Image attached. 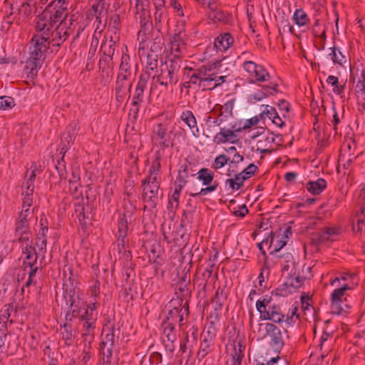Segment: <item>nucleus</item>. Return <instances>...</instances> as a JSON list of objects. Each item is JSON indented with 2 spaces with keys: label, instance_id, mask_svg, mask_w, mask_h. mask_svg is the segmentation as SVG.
<instances>
[{
  "label": "nucleus",
  "instance_id": "nucleus-1",
  "mask_svg": "<svg viewBox=\"0 0 365 365\" xmlns=\"http://www.w3.org/2000/svg\"><path fill=\"white\" fill-rule=\"evenodd\" d=\"M181 60L169 58L161 62L158 70L152 76V85L157 88L159 85L165 89L178 82V73L180 68Z\"/></svg>",
  "mask_w": 365,
  "mask_h": 365
},
{
  "label": "nucleus",
  "instance_id": "nucleus-2",
  "mask_svg": "<svg viewBox=\"0 0 365 365\" xmlns=\"http://www.w3.org/2000/svg\"><path fill=\"white\" fill-rule=\"evenodd\" d=\"M49 41L44 37L34 35L30 40L29 57L26 63V68L29 69V74L36 75L38 68L41 66L45 58L46 52L49 48Z\"/></svg>",
  "mask_w": 365,
  "mask_h": 365
},
{
  "label": "nucleus",
  "instance_id": "nucleus-3",
  "mask_svg": "<svg viewBox=\"0 0 365 365\" xmlns=\"http://www.w3.org/2000/svg\"><path fill=\"white\" fill-rule=\"evenodd\" d=\"M103 334L105 336L100 344V351L103 356L102 358H106L108 362V359H113V348L118 341L120 328V327H116L114 323L108 320L103 327L102 334Z\"/></svg>",
  "mask_w": 365,
  "mask_h": 365
},
{
  "label": "nucleus",
  "instance_id": "nucleus-4",
  "mask_svg": "<svg viewBox=\"0 0 365 365\" xmlns=\"http://www.w3.org/2000/svg\"><path fill=\"white\" fill-rule=\"evenodd\" d=\"M35 170L26 171L25 180L21 186L22 207H31L34 202V182L36 180Z\"/></svg>",
  "mask_w": 365,
  "mask_h": 365
},
{
  "label": "nucleus",
  "instance_id": "nucleus-5",
  "mask_svg": "<svg viewBox=\"0 0 365 365\" xmlns=\"http://www.w3.org/2000/svg\"><path fill=\"white\" fill-rule=\"evenodd\" d=\"M173 304V307L168 312L166 318L163 321V324H168L175 327L178 324L179 327L183 325L184 316L187 317L189 314L188 304H176L175 301L173 299L170 302Z\"/></svg>",
  "mask_w": 365,
  "mask_h": 365
},
{
  "label": "nucleus",
  "instance_id": "nucleus-6",
  "mask_svg": "<svg viewBox=\"0 0 365 365\" xmlns=\"http://www.w3.org/2000/svg\"><path fill=\"white\" fill-rule=\"evenodd\" d=\"M68 3H63L58 0V4L52 9H46L42 14L46 16L51 22H53L56 26H61L65 24L68 16Z\"/></svg>",
  "mask_w": 365,
  "mask_h": 365
},
{
  "label": "nucleus",
  "instance_id": "nucleus-7",
  "mask_svg": "<svg viewBox=\"0 0 365 365\" xmlns=\"http://www.w3.org/2000/svg\"><path fill=\"white\" fill-rule=\"evenodd\" d=\"M243 69L255 78L253 82H266L270 80L271 76L260 64L252 61H245L242 63Z\"/></svg>",
  "mask_w": 365,
  "mask_h": 365
},
{
  "label": "nucleus",
  "instance_id": "nucleus-8",
  "mask_svg": "<svg viewBox=\"0 0 365 365\" xmlns=\"http://www.w3.org/2000/svg\"><path fill=\"white\" fill-rule=\"evenodd\" d=\"M291 230H284L283 233H281L282 230L270 232L269 235L267 237L269 248L272 249L270 254L279 252L287 245L288 238L292 235Z\"/></svg>",
  "mask_w": 365,
  "mask_h": 365
},
{
  "label": "nucleus",
  "instance_id": "nucleus-9",
  "mask_svg": "<svg viewBox=\"0 0 365 365\" xmlns=\"http://www.w3.org/2000/svg\"><path fill=\"white\" fill-rule=\"evenodd\" d=\"M264 328L269 338V345L275 351L279 352L284 345L281 329L273 323H265Z\"/></svg>",
  "mask_w": 365,
  "mask_h": 365
},
{
  "label": "nucleus",
  "instance_id": "nucleus-10",
  "mask_svg": "<svg viewBox=\"0 0 365 365\" xmlns=\"http://www.w3.org/2000/svg\"><path fill=\"white\" fill-rule=\"evenodd\" d=\"M148 257V261L155 266V274H158V267L165 262L164 251L158 243H148L144 245Z\"/></svg>",
  "mask_w": 365,
  "mask_h": 365
},
{
  "label": "nucleus",
  "instance_id": "nucleus-11",
  "mask_svg": "<svg viewBox=\"0 0 365 365\" xmlns=\"http://www.w3.org/2000/svg\"><path fill=\"white\" fill-rule=\"evenodd\" d=\"M68 21V25L66 21H65V30L68 31L69 36L73 35L76 39L86 28L83 16L81 14L76 12L70 16Z\"/></svg>",
  "mask_w": 365,
  "mask_h": 365
},
{
  "label": "nucleus",
  "instance_id": "nucleus-12",
  "mask_svg": "<svg viewBox=\"0 0 365 365\" xmlns=\"http://www.w3.org/2000/svg\"><path fill=\"white\" fill-rule=\"evenodd\" d=\"M189 284L190 279H187L186 276L182 277L176 283L175 294L177 299L175 301L177 304L185 305L186 304L189 305L188 302L191 295V291L188 287Z\"/></svg>",
  "mask_w": 365,
  "mask_h": 365
},
{
  "label": "nucleus",
  "instance_id": "nucleus-13",
  "mask_svg": "<svg viewBox=\"0 0 365 365\" xmlns=\"http://www.w3.org/2000/svg\"><path fill=\"white\" fill-rule=\"evenodd\" d=\"M168 123H158L154 129V133L160 140L159 144L163 148L174 146L173 139L171 138L173 130H168Z\"/></svg>",
  "mask_w": 365,
  "mask_h": 365
},
{
  "label": "nucleus",
  "instance_id": "nucleus-14",
  "mask_svg": "<svg viewBox=\"0 0 365 365\" xmlns=\"http://www.w3.org/2000/svg\"><path fill=\"white\" fill-rule=\"evenodd\" d=\"M142 185L143 186V200L145 203V208L156 207L160 198V187L150 185Z\"/></svg>",
  "mask_w": 365,
  "mask_h": 365
},
{
  "label": "nucleus",
  "instance_id": "nucleus-15",
  "mask_svg": "<svg viewBox=\"0 0 365 365\" xmlns=\"http://www.w3.org/2000/svg\"><path fill=\"white\" fill-rule=\"evenodd\" d=\"M56 26L53 22H51L48 19L41 13V14L38 16L36 22V30L41 34L35 35L43 36L47 41H49V38L52 36L53 31L55 30Z\"/></svg>",
  "mask_w": 365,
  "mask_h": 365
},
{
  "label": "nucleus",
  "instance_id": "nucleus-16",
  "mask_svg": "<svg viewBox=\"0 0 365 365\" xmlns=\"http://www.w3.org/2000/svg\"><path fill=\"white\" fill-rule=\"evenodd\" d=\"M164 239L168 243H173L175 246L186 245L189 239V235L185 230H163Z\"/></svg>",
  "mask_w": 365,
  "mask_h": 365
},
{
  "label": "nucleus",
  "instance_id": "nucleus-17",
  "mask_svg": "<svg viewBox=\"0 0 365 365\" xmlns=\"http://www.w3.org/2000/svg\"><path fill=\"white\" fill-rule=\"evenodd\" d=\"M70 311L66 314V319L67 321H73V319L78 318L83 316V312L86 308V303L80 299L78 294L76 297L71 296L70 300Z\"/></svg>",
  "mask_w": 365,
  "mask_h": 365
},
{
  "label": "nucleus",
  "instance_id": "nucleus-18",
  "mask_svg": "<svg viewBox=\"0 0 365 365\" xmlns=\"http://www.w3.org/2000/svg\"><path fill=\"white\" fill-rule=\"evenodd\" d=\"M148 81V75H140L132 99V105L135 107V114L139 112V106L143 102L144 91Z\"/></svg>",
  "mask_w": 365,
  "mask_h": 365
},
{
  "label": "nucleus",
  "instance_id": "nucleus-19",
  "mask_svg": "<svg viewBox=\"0 0 365 365\" xmlns=\"http://www.w3.org/2000/svg\"><path fill=\"white\" fill-rule=\"evenodd\" d=\"M260 320H269L273 324H281L284 321V314L279 305L273 304L268 306L267 311H262Z\"/></svg>",
  "mask_w": 365,
  "mask_h": 365
},
{
  "label": "nucleus",
  "instance_id": "nucleus-20",
  "mask_svg": "<svg viewBox=\"0 0 365 365\" xmlns=\"http://www.w3.org/2000/svg\"><path fill=\"white\" fill-rule=\"evenodd\" d=\"M340 230H318L313 232L310 235V240L312 245L319 246L322 243L334 240L333 237L340 234Z\"/></svg>",
  "mask_w": 365,
  "mask_h": 365
},
{
  "label": "nucleus",
  "instance_id": "nucleus-21",
  "mask_svg": "<svg viewBox=\"0 0 365 365\" xmlns=\"http://www.w3.org/2000/svg\"><path fill=\"white\" fill-rule=\"evenodd\" d=\"M130 78L125 75L118 74L115 87V96L118 101H122L130 93L132 83L128 82Z\"/></svg>",
  "mask_w": 365,
  "mask_h": 365
},
{
  "label": "nucleus",
  "instance_id": "nucleus-22",
  "mask_svg": "<svg viewBox=\"0 0 365 365\" xmlns=\"http://www.w3.org/2000/svg\"><path fill=\"white\" fill-rule=\"evenodd\" d=\"M76 133V125L72 126L70 125L63 133L61 138L60 143V155H62L61 158H63L66 153L71 148V144L73 143Z\"/></svg>",
  "mask_w": 365,
  "mask_h": 365
},
{
  "label": "nucleus",
  "instance_id": "nucleus-23",
  "mask_svg": "<svg viewBox=\"0 0 365 365\" xmlns=\"http://www.w3.org/2000/svg\"><path fill=\"white\" fill-rule=\"evenodd\" d=\"M206 66H202L197 70L190 69L192 73L188 74L189 80L184 83V87L186 88H201Z\"/></svg>",
  "mask_w": 365,
  "mask_h": 365
},
{
  "label": "nucleus",
  "instance_id": "nucleus-24",
  "mask_svg": "<svg viewBox=\"0 0 365 365\" xmlns=\"http://www.w3.org/2000/svg\"><path fill=\"white\" fill-rule=\"evenodd\" d=\"M30 207H22L16 222V228H29L34 225V222H36L37 218L34 216L33 210H31Z\"/></svg>",
  "mask_w": 365,
  "mask_h": 365
},
{
  "label": "nucleus",
  "instance_id": "nucleus-25",
  "mask_svg": "<svg viewBox=\"0 0 365 365\" xmlns=\"http://www.w3.org/2000/svg\"><path fill=\"white\" fill-rule=\"evenodd\" d=\"M264 324L259 320H255V315L252 310L249 312V327L251 333L256 337L257 340L263 339L267 336V329Z\"/></svg>",
  "mask_w": 365,
  "mask_h": 365
},
{
  "label": "nucleus",
  "instance_id": "nucleus-26",
  "mask_svg": "<svg viewBox=\"0 0 365 365\" xmlns=\"http://www.w3.org/2000/svg\"><path fill=\"white\" fill-rule=\"evenodd\" d=\"M11 317L9 306L5 305L0 311V347L5 344L8 334L7 322Z\"/></svg>",
  "mask_w": 365,
  "mask_h": 365
},
{
  "label": "nucleus",
  "instance_id": "nucleus-27",
  "mask_svg": "<svg viewBox=\"0 0 365 365\" xmlns=\"http://www.w3.org/2000/svg\"><path fill=\"white\" fill-rule=\"evenodd\" d=\"M186 50V44L180 34H175L170 41V51L174 56L173 58H179Z\"/></svg>",
  "mask_w": 365,
  "mask_h": 365
},
{
  "label": "nucleus",
  "instance_id": "nucleus-28",
  "mask_svg": "<svg viewBox=\"0 0 365 365\" xmlns=\"http://www.w3.org/2000/svg\"><path fill=\"white\" fill-rule=\"evenodd\" d=\"M138 14H139L138 19L140 26V29L138 34V38H141L142 41H145L148 32L153 27L151 16L145 10L140 11Z\"/></svg>",
  "mask_w": 365,
  "mask_h": 365
},
{
  "label": "nucleus",
  "instance_id": "nucleus-29",
  "mask_svg": "<svg viewBox=\"0 0 365 365\" xmlns=\"http://www.w3.org/2000/svg\"><path fill=\"white\" fill-rule=\"evenodd\" d=\"M106 4V0H96L92 6V11L94 12L96 20L98 22L96 29H99L101 24H103V26L106 25V20L103 22V19L106 17L108 11Z\"/></svg>",
  "mask_w": 365,
  "mask_h": 365
},
{
  "label": "nucleus",
  "instance_id": "nucleus-30",
  "mask_svg": "<svg viewBox=\"0 0 365 365\" xmlns=\"http://www.w3.org/2000/svg\"><path fill=\"white\" fill-rule=\"evenodd\" d=\"M344 294L339 290V288L335 289L331 294V310L334 314L339 315L343 312L341 304L343 303L342 298Z\"/></svg>",
  "mask_w": 365,
  "mask_h": 365
},
{
  "label": "nucleus",
  "instance_id": "nucleus-31",
  "mask_svg": "<svg viewBox=\"0 0 365 365\" xmlns=\"http://www.w3.org/2000/svg\"><path fill=\"white\" fill-rule=\"evenodd\" d=\"M302 279L297 275L293 277L289 275L287 277V280L281 285V287L278 289L281 292L285 291L287 293H292L293 291L301 287L302 285Z\"/></svg>",
  "mask_w": 365,
  "mask_h": 365
},
{
  "label": "nucleus",
  "instance_id": "nucleus-32",
  "mask_svg": "<svg viewBox=\"0 0 365 365\" xmlns=\"http://www.w3.org/2000/svg\"><path fill=\"white\" fill-rule=\"evenodd\" d=\"M327 187V182L324 178L316 180H309L306 183L305 187L312 195L321 194Z\"/></svg>",
  "mask_w": 365,
  "mask_h": 365
},
{
  "label": "nucleus",
  "instance_id": "nucleus-33",
  "mask_svg": "<svg viewBox=\"0 0 365 365\" xmlns=\"http://www.w3.org/2000/svg\"><path fill=\"white\" fill-rule=\"evenodd\" d=\"M235 126H232L230 128H222L220 131L217 133L214 137V142L219 145L221 143H225L228 141H232V138H235Z\"/></svg>",
  "mask_w": 365,
  "mask_h": 365
},
{
  "label": "nucleus",
  "instance_id": "nucleus-34",
  "mask_svg": "<svg viewBox=\"0 0 365 365\" xmlns=\"http://www.w3.org/2000/svg\"><path fill=\"white\" fill-rule=\"evenodd\" d=\"M234 43V38L230 33L219 35L215 41V47L219 51H227Z\"/></svg>",
  "mask_w": 365,
  "mask_h": 365
},
{
  "label": "nucleus",
  "instance_id": "nucleus-35",
  "mask_svg": "<svg viewBox=\"0 0 365 365\" xmlns=\"http://www.w3.org/2000/svg\"><path fill=\"white\" fill-rule=\"evenodd\" d=\"M217 84L218 83H215L213 79L212 66H206L205 76L203 77L202 83L201 84V90L202 91H212L217 87Z\"/></svg>",
  "mask_w": 365,
  "mask_h": 365
},
{
  "label": "nucleus",
  "instance_id": "nucleus-36",
  "mask_svg": "<svg viewBox=\"0 0 365 365\" xmlns=\"http://www.w3.org/2000/svg\"><path fill=\"white\" fill-rule=\"evenodd\" d=\"M97 317H91L83 322L82 331L85 340L91 341L94 339Z\"/></svg>",
  "mask_w": 365,
  "mask_h": 365
},
{
  "label": "nucleus",
  "instance_id": "nucleus-37",
  "mask_svg": "<svg viewBox=\"0 0 365 365\" xmlns=\"http://www.w3.org/2000/svg\"><path fill=\"white\" fill-rule=\"evenodd\" d=\"M158 54L148 53L147 55L146 66L145 71L140 75H148V80L151 78L153 73H155L158 68Z\"/></svg>",
  "mask_w": 365,
  "mask_h": 365
},
{
  "label": "nucleus",
  "instance_id": "nucleus-38",
  "mask_svg": "<svg viewBox=\"0 0 365 365\" xmlns=\"http://www.w3.org/2000/svg\"><path fill=\"white\" fill-rule=\"evenodd\" d=\"M180 119L190 128L193 135L197 136L196 133H198V128L193 113L191 110L183 111L180 115Z\"/></svg>",
  "mask_w": 365,
  "mask_h": 365
},
{
  "label": "nucleus",
  "instance_id": "nucleus-39",
  "mask_svg": "<svg viewBox=\"0 0 365 365\" xmlns=\"http://www.w3.org/2000/svg\"><path fill=\"white\" fill-rule=\"evenodd\" d=\"M23 253L26 255L24 264L28 267H33L37 260V253L34 247L26 245L23 249Z\"/></svg>",
  "mask_w": 365,
  "mask_h": 365
},
{
  "label": "nucleus",
  "instance_id": "nucleus-40",
  "mask_svg": "<svg viewBox=\"0 0 365 365\" xmlns=\"http://www.w3.org/2000/svg\"><path fill=\"white\" fill-rule=\"evenodd\" d=\"M214 341L215 340L211 339L210 338L202 337V341H201L198 351V356H200L201 358H204L209 353H210L214 348Z\"/></svg>",
  "mask_w": 365,
  "mask_h": 365
},
{
  "label": "nucleus",
  "instance_id": "nucleus-41",
  "mask_svg": "<svg viewBox=\"0 0 365 365\" xmlns=\"http://www.w3.org/2000/svg\"><path fill=\"white\" fill-rule=\"evenodd\" d=\"M293 21L299 26H304L309 24V19L307 13L302 9H297L294 12Z\"/></svg>",
  "mask_w": 365,
  "mask_h": 365
},
{
  "label": "nucleus",
  "instance_id": "nucleus-42",
  "mask_svg": "<svg viewBox=\"0 0 365 365\" xmlns=\"http://www.w3.org/2000/svg\"><path fill=\"white\" fill-rule=\"evenodd\" d=\"M220 63V61H215L210 64L212 68L213 79L215 83H218L217 87L226 82L227 78V76L226 75H220V72H219V68L221 66Z\"/></svg>",
  "mask_w": 365,
  "mask_h": 365
},
{
  "label": "nucleus",
  "instance_id": "nucleus-43",
  "mask_svg": "<svg viewBox=\"0 0 365 365\" xmlns=\"http://www.w3.org/2000/svg\"><path fill=\"white\" fill-rule=\"evenodd\" d=\"M130 58L128 54L123 53L121 56V62L119 66L118 74L125 75L126 76L131 77V69L130 63Z\"/></svg>",
  "mask_w": 365,
  "mask_h": 365
},
{
  "label": "nucleus",
  "instance_id": "nucleus-44",
  "mask_svg": "<svg viewBox=\"0 0 365 365\" xmlns=\"http://www.w3.org/2000/svg\"><path fill=\"white\" fill-rule=\"evenodd\" d=\"M197 179L202 182L204 185H209L214 179V173L208 168H201L197 173Z\"/></svg>",
  "mask_w": 365,
  "mask_h": 365
},
{
  "label": "nucleus",
  "instance_id": "nucleus-45",
  "mask_svg": "<svg viewBox=\"0 0 365 365\" xmlns=\"http://www.w3.org/2000/svg\"><path fill=\"white\" fill-rule=\"evenodd\" d=\"M212 11L213 14L212 18L214 20L225 24L230 23L232 17L229 13L220 9L218 6L216 8V9L212 10Z\"/></svg>",
  "mask_w": 365,
  "mask_h": 365
},
{
  "label": "nucleus",
  "instance_id": "nucleus-46",
  "mask_svg": "<svg viewBox=\"0 0 365 365\" xmlns=\"http://www.w3.org/2000/svg\"><path fill=\"white\" fill-rule=\"evenodd\" d=\"M103 56L113 57L115 50V41L110 37V39H106L102 44L101 48Z\"/></svg>",
  "mask_w": 365,
  "mask_h": 365
},
{
  "label": "nucleus",
  "instance_id": "nucleus-47",
  "mask_svg": "<svg viewBox=\"0 0 365 365\" xmlns=\"http://www.w3.org/2000/svg\"><path fill=\"white\" fill-rule=\"evenodd\" d=\"M163 45H164L163 36L159 31H158L155 38H153V42L151 43L149 53H153L158 54V53H160L162 51Z\"/></svg>",
  "mask_w": 365,
  "mask_h": 365
},
{
  "label": "nucleus",
  "instance_id": "nucleus-48",
  "mask_svg": "<svg viewBox=\"0 0 365 365\" xmlns=\"http://www.w3.org/2000/svg\"><path fill=\"white\" fill-rule=\"evenodd\" d=\"M181 191L175 189L173 193L169 197L168 210L170 212L174 214L179 207V198Z\"/></svg>",
  "mask_w": 365,
  "mask_h": 365
},
{
  "label": "nucleus",
  "instance_id": "nucleus-49",
  "mask_svg": "<svg viewBox=\"0 0 365 365\" xmlns=\"http://www.w3.org/2000/svg\"><path fill=\"white\" fill-rule=\"evenodd\" d=\"M331 52L329 54L334 64H338L341 66H344L346 63L345 56L342 54L340 49L336 47L330 48Z\"/></svg>",
  "mask_w": 365,
  "mask_h": 365
},
{
  "label": "nucleus",
  "instance_id": "nucleus-50",
  "mask_svg": "<svg viewBox=\"0 0 365 365\" xmlns=\"http://www.w3.org/2000/svg\"><path fill=\"white\" fill-rule=\"evenodd\" d=\"M330 337V334L326 332H324L320 338V343L318 345L321 351L320 356L323 359L325 357H327L328 353L330 350V347L327 345V341Z\"/></svg>",
  "mask_w": 365,
  "mask_h": 365
},
{
  "label": "nucleus",
  "instance_id": "nucleus-51",
  "mask_svg": "<svg viewBox=\"0 0 365 365\" xmlns=\"http://www.w3.org/2000/svg\"><path fill=\"white\" fill-rule=\"evenodd\" d=\"M163 334L167 338L168 342H175L177 341V332L175 327L168 324H163Z\"/></svg>",
  "mask_w": 365,
  "mask_h": 365
},
{
  "label": "nucleus",
  "instance_id": "nucleus-52",
  "mask_svg": "<svg viewBox=\"0 0 365 365\" xmlns=\"http://www.w3.org/2000/svg\"><path fill=\"white\" fill-rule=\"evenodd\" d=\"M365 207H361L360 210L357 212L352 220V225L354 228L355 226H357V228H363L365 227Z\"/></svg>",
  "mask_w": 365,
  "mask_h": 365
},
{
  "label": "nucleus",
  "instance_id": "nucleus-53",
  "mask_svg": "<svg viewBox=\"0 0 365 365\" xmlns=\"http://www.w3.org/2000/svg\"><path fill=\"white\" fill-rule=\"evenodd\" d=\"M327 82L334 86L333 92L337 95H341L344 90L345 85H339V79L334 76H329Z\"/></svg>",
  "mask_w": 365,
  "mask_h": 365
},
{
  "label": "nucleus",
  "instance_id": "nucleus-54",
  "mask_svg": "<svg viewBox=\"0 0 365 365\" xmlns=\"http://www.w3.org/2000/svg\"><path fill=\"white\" fill-rule=\"evenodd\" d=\"M57 29V34L58 35V40L55 41L56 46L59 47L68 37V31L65 30V24L61 26H56Z\"/></svg>",
  "mask_w": 365,
  "mask_h": 365
},
{
  "label": "nucleus",
  "instance_id": "nucleus-55",
  "mask_svg": "<svg viewBox=\"0 0 365 365\" xmlns=\"http://www.w3.org/2000/svg\"><path fill=\"white\" fill-rule=\"evenodd\" d=\"M268 82V84L262 86V91L265 92L267 97L274 96L279 92L277 83L272 81L271 79Z\"/></svg>",
  "mask_w": 365,
  "mask_h": 365
},
{
  "label": "nucleus",
  "instance_id": "nucleus-56",
  "mask_svg": "<svg viewBox=\"0 0 365 365\" xmlns=\"http://www.w3.org/2000/svg\"><path fill=\"white\" fill-rule=\"evenodd\" d=\"M64 331H62V339L65 341L66 345H71L74 339V336L72 332L71 326L65 324L63 326Z\"/></svg>",
  "mask_w": 365,
  "mask_h": 365
},
{
  "label": "nucleus",
  "instance_id": "nucleus-57",
  "mask_svg": "<svg viewBox=\"0 0 365 365\" xmlns=\"http://www.w3.org/2000/svg\"><path fill=\"white\" fill-rule=\"evenodd\" d=\"M99 68L102 71H107L113 68V57L103 56L99 60Z\"/></svg>",
  "mask_w": 365,
  "mask_h": 365
},
{
  "label": "nucleus",
  "instance_id": "nucleus-58",
  "mask_svg": "<svg viewBox=\"0 0 365 365\" xmlns=\"http://www.w3.org/2000/svg\"><path fill=\"white\" fill-rule=\"evenodd\" d=\"M160 182L161 180L158 174L149 173V175L143 180L142 185H155V187H160Z\"/></svg>",
  "mask_w": 365,
  "mask_h": 365
},
{
  "label": "nucleus",
  "instance_id": "nucleus-59",
  "mask_svg": "<svg viewBox=\"0 0 365 365\" xmlns=\"http://www.w3.org/2000/svg\"><path fill=\"white\" fill-rule=\"evenodd\" d=\"M297 307H293L290 312L287 314V317L284 315V321L287 324L292 326L294 324L297 320L299 319V314L297 312Z\"/></svg>",
  "mask_w": 365,
  "mask_h": 365
},
{
  "label": "nucleus",
  "instance_id": "nucleus-60",
  "mask_svg": "<svg viewBox=\"0 0 365 365\" xmlns=\"http://www.w3.org/2000/svg\"><path fill=\"white\" fill-rule=\"evenodd\" d=\"M15 106L14 100L9 96L0 97V110L12 108Z\"/></svg>",
  "mask_w": 365,
  "mask_h": 365
},
{
  "label": "nucleus",
  "instance_id": "nucleus-61",
  "mask_svg": "<svg viewBox=\"0 0 365 365\" xmlns=\"http://www.w3.org/2000/svg\"><path fill=\"white\" fill-rule=\"evenodd\" d=\"M361 76H359L358 81L355 87V92L356 93H365V71L364 70L360 71Z\"/></svg>",
  "mask_w": 365,
  "mask_h": 365
},
{
  "label": "nucleus",
  "instance_id": "nucleus-62",
  "mask_svg": "<svg viewBox=\"0 0 365 365\" xmlns=\"http://www.w3.org/2000/svg\"><path fill=\"white\" fill-rule=\"evenodd\" d=\"M258 170V167L254 163H250L246 168H245L240 173L242 175L245 180L250 178L255 175L256 172Z\"/></svg>",
  "mask_w": 365,
  "mask_h": 365
},
{
  "label": "nucleus",
  "instance_id": "nucleus-63",
  "mask_svg": "<svg viewBox=\"0 0 365 365\" xmlns=\"http://www.w3.org/2000/svg\"><path fill=\"white\" fill-rule=\"evenodd\" d=\"M55 170L57 172L61 180L66 179L67 172L63 159L61 161L58 160V163L55 165Z\"/></svg>",
  "mask_w": 365,
  "mask_h": 365
},
{
  "label": "nucleus",
  "instance_id": "nucleus-64",
  "mask_svg": "<svg viewBox=\"0 0 365 365\" xmlns=\"http://www.w3.org/2000/svg\"><path fill=\"white\" fill-rule=\"evenodd\" d=\"M229 158L224 154L219 155L215 158L212 167L215 169H220L222 168L229 161Z\"/></svg>",
  "mask_w": 365,
  "mask_h": 365
}]
</instances>
